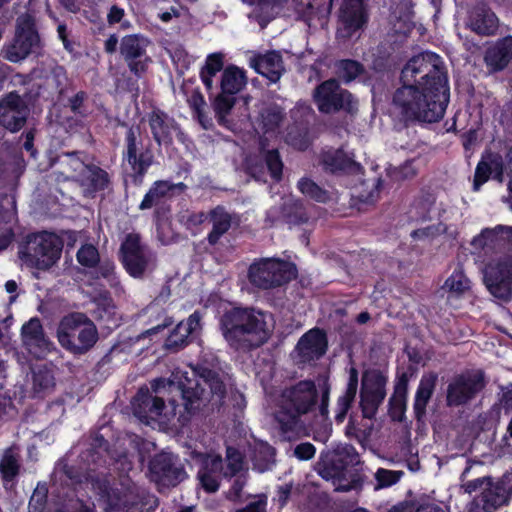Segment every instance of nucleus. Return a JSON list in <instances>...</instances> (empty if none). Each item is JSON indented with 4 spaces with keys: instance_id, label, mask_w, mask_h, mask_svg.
Returning <instances> with one entry per match:
<instances>
[{
    "instance_id": "nucleus-22",
    "label": "nucleus",
    "mask_w": 512,
    "mask_h": 512,
    "mask_svg": "<svg viewBox=\"0 0 512 512\" xmlns=\"http://www.w3.org/2000/svg\"><path fill=\"white\" fill-rule=\"evenodd\" d=\"M508 500V492L505 485L500 482H489L479 496L473 499L469 505L470 512H494Z\"/></svg>"
},
{
    "instance_id": "nucleus-34",
    "label": "nucleus",
    "mask_w": 512,
    "mask_h": 512,
    "mask_svg": "<svg viewBox=\"0 0 512 512\" xmlns=\"http://www.w3.org/2000/svg\"><path fill=\"white\" fill-rule=\"evenodd\" d=\"M276 450L267 442H256L252 447L251 461L253 469L264 473L271 470L276 464Z\"/></svg>"
},
{
    "instance_id": "nucleus-37",
    "label": "nucleus",
    "mask_w": 512,
    "mask_h": 512,
    "mask_svg": "<svg viewBox=\"0 0 512 512\" xmlns=\"http://www.w3.org/2000/svg\"><path fill=\"white\" fill-rule=\"evenodd\" d=\"M408 391V376L403 373L394 388V393L389 399V413L394 420H401L406 408Z\"/></svg>"
},
{
    "instance_id": "nucleus-52",
    "label": "nucleus",
    "mask_w": 512,
    "mask_h": 512,
    "mask_svg": "<svg viewBox=\"0 0 512 512\" xmlns=\"http://www.w3.org/2000/svg\"><path fill=\"white\" fill-rule=\"evenodd\" d=\"M498 162L488 157L487 159H482L475 170L474 175V189L478 190L482 184H484L490 177L493 169L498 167Z\"/></svg>"
},
{
    "instance_id": "nucleus-25",
    "label": "nucleus",
    "mask_w": 512,
    "mask_h": 512,
    "mask_svg": "<svg viewBox=\"0 0 512 512\" xmlns=\"http://www.w3.org/2000/svg\"><path fill=\"white\" fill-rule=\"evenodd\" d=\"M250 66L262 76L276 83L285 72L282 55L277 51L255 55L250 58Z\"/></svg>"
},
{
    "instance_id": "nucleus-51",
    "label": "nucleus",
    "mask_w": 512,
    "mask_h": 512,
    "mask_svg": "<svg viewBox=\"0 0 512 512\" xmlns=\"http://www.w3.org/2000/svg\"><path fill=\"white\" fill-rule=\"evenodd\" d=\"M97 318L108 323L116 324V306L111 298L102 297L96 302V309L94 311Z\"/></svg>"
},
{
    "instance_id": "nucleus-64",
    "label": "nucleus",
    "mask_w": 512,
    "mask_h": 512,
    "mask_svg": "<svg viewBox=\"0 0 512 512\" xmlns=\"http://www.w3.org/2000/svg\"><path fill=\"white\" fill-rule=\"evenodd\" d=\"M267 497L265 495L258 496L257 500L249 503L245 508L236 512H267Z\"/></svg>"
},
{
    "instance_id": "nucleus-17",
    "label": "nucleus",
    "mask_w": 512,
    "mask_h": 512,
    "mask_svg": "<svg viewBox=\"0 0 512 512\" xmlns=\"http://www.w3.org/2000/svg\"><path fill=\"white\" fill-rule=\"evenodd\" d=\"M149 469L154 481L167 486H176L186 478L184 466L172 453L157 454L151 460Z\"/></svg>"
},
{
    "instance_id": "nucleus-11",
    "label": "nucleus",
    "mask_w": 512,
    "mask_h": 512,
    "mask_svg": "<svg viewBox=\"0 0 512 512\" xmlns=\"http://www.w3.org/2000/svg\"><path fill=\"white\" fill-rule=\"evenodd\" d=\"M40 44L35 19L30 14H22L16 20V33L13 42L5 50V58L11 62L25 59Z\"/></svg>"
},
{
    "instance_id": "nucleus-50",
    "label": "nucleus",
    "mask_w": 512,
    "mask_h": 512,
    "mask_svg": "<svg viewBox=\"0 0 512 512\" xmlns=\"http://www.w3.org/2000/svg\"><path fill=\"white\" fill-rule=\"evenodd\" d=\"M337 69L339 77L345 83L352 82L364 72V67L361 63L350 59L339 61Z\"/></svg>"
},
{
    "instance_id": "nucleus-19",
    "label": "nucleus",
    "mask_w": 512,
    "mask_h": 512,
    "mask_svg": "<svg viewBox=\"0 0 512 512\" xmlns=\"http://www.w3.org/2000/svg\"><path fill=\"white\" fill-rule=\"evenodd\" d=\"M148 40L139 35H127L120 43V53L126 61L129 69L135 75L140 76L147 70L150 58L146 55Z\"/></svg>"
},
{
    "instance_id": "nucleus-16",
    "label": "nucleus",
    "mask_w": 512,
    "mask_h": 512,
    "mask_svg": "<svg viewBox=\"0 0 512 512\" xmlns=\"http://www.w3.org/2000/svg\"><path fill=\"white\" fill-rule=\"evenodd\" d=\"M30 110L23 97L10 92L0 98V126L16 133L26 124Z\"/></svg>"
},
{
    "instance_id": "nucleus-24",
    "label": "nucleus",
    "mask_w": 512,
    "mask_h": 512,
    "mask_svg": "<svg viewBox=\"0 0 512 512\" xmlns=\"http://www.w3.org/2000/svg\"><path fill=\"white\" fill-rule=\"evenodd\" d=\"M165 407L164 400L153 396L148 388H140L132 401L133 414L143 423L156 420Z\"/></svg>"
},
{
    "instance_id": "nucleus-6",
    "label": "nucleus",
    "mask_w": 512,
    "mask_h": 512,
    "mask_svg": "<svg viewBox=\"0 0 512 512\" xmlns=\"http://www.w3.org/2000/svg\"><path fill=\"white\" fill-rule=\"evenodd\" d=\"M59 344L74 355L87 353L98 340L94 323L82 313L65 316L57 328Z\"/></svg>"
},
{
    "instance_id": "nucleus-40",
    "label": "nucleus",
    "mask_w": 512,
    "mask_h": 512,
    "mask_svg": "<svg viewBox=\"0 0 512 512\" xmlns=\"http://www.w3.org/2000/svg\"><path fill=\"white\" fill-rule=\"evenodd\" d=\"M57 164L60 165V174L64 179H75L79 181L80 175L84 172L87 164H85L76 152L65 153L57 158Z\"/></svg>"
},
{
    "instance_id": "nucleus-20",
    "label": "nucleus",
    "mask_w": 512,
    "mask_h": 512,
    "mask_svg": "<svg viewBox=\"0 0 512 512\" xmlns=\"http://www.w3.org/2000/svg\"><path fill=\"white\" fill-rule=\"evenodd\" d=\"M192 458L198 460L201 464L197 474L201 486L207 492H216L219 488L220 478L223 475L221 456L193 451Z\"/></svg>"
},
{
    "instance_id": "nucleus-63",
    "label": "nucleus",
    "mask_w": 512,
    "mask_h": 512,
    "mask_svg": "<svg viewBox=\"0 0 512 512\" xmlns=\"http://www.w3.org/2000/svg\"><path fill=\"white\" fill-rule=\"evenodd\" d=\"M183 218L185 219L184 223L186 227L191 229L203 224L208 219V213L206 214L205 212H193L183 216Z\"/></svg>"
},
{
    "instance_id": "nucleus-49",
    "label": "nucleus",
    "mask_w": 512,
    "mask_h": 512,
    "mask_svg": "<svg viewBox=\"0 0 512 512\" xmlns=\"http://www.w3.org/2000/svg\"><path fill=\"white\" fill-rule=\"evenodd\" d=\"M346 472L340 478H336L333 481L335 485V491L337 492H349L352 490L359 491L362 489L364 483V477L358 472H353L346 477Z\"/></svg>"
},
{
    "instance_id": "nucleus-54",
    "label": "nucleus",
    "mask_w": 512,
    "mask_h": 512,
    "mask_svg": "<svg viewBox=\"0 0 512 512\" xmlns=\"http://www.w3.org/2000/svg\"><path fill=\"white\" fill-rule=\"evenodd\" d=\"M263 129L265 134L273 133L283 119L281 110L277 107H269L261 113Z\"/></svg>"
},
{
    "instance_id": "nucleus-27",
    "label": "nucleus",
    "mask_w": 512,
    "mask_h": 512,
    "mask_svg": "<svg viewBox=\"0 0 512 512\" xmlns=\"http://www.w3.org/2000/svg\"><path fill=\"white\" fill-rule=\"evenodd\" d=\"M512 60V36L498 40L489 47L484 56V61L491 71L504 69Z\"/></svg>"
},
{
    "instance_id": "nucleus-57",
    "label": "nucleus",
    "mask_w": 512,
    "mask_h": 512,
    "mask_svg": "<svg viewBox=\"0 0 512 512\" xmlns=\"http://www.w3.org/2000/svg\"><path fill=\"white\" fill-rule=\"evenodd\" d=\"M401 471H391L387 469L380 468L375 473V478L378 482L376 489L388 487L395 483H397L402 476Z\"/></svg>"
},
{
    "instance_id": "nucleus-23",
    "label": "nucleus",
    "mask_w": 512,
    "mask_h": 512,
    "mask_svg": "<svg viewBox=\"0 0 512 512\" xmlns=\"http://www.w3.org/2000/svg\"><path fill=\"white\" fill-rule=\"evenodd\" d=\"M327 350V337L324 331L314 328L305 333L296 346L299 362L308 363L321 358Z\"/></svg>"
},
{
    "instance_id": "nucleus-60",
    "label": "nucleus",
    "mask_w": 512,
    "mask_h": 512,
    "mask_svg": "<svg viewBox=\"0 0 512 512\" xmlns=\"http://www.w3.org/2000/svg\"><path fill=\"white\" fill-rule=\"evenodd\" d=\"M316 448L310 442H302L293 449V456L300 461H308L315 456Z\"/></svg>"
},
{
    "instance_id": "nucleus-45",
    "label": "nucleus",
    "mask_w": 512,
    "mask_h": 512,
    "mask_svg": "<svg viewBox=\"0 0 512 512\" xmlns=\"http://www.w3.org/2000/svg\"><path fill=\"white\" fill-rule=\"evenodd\" d=\"M297 187L303 195L309 197L312 200L321 203H325L329 200L328 192L321 188L317 183H315L310 178H301L297 183Z\"/></svg>"
},
{
    "instance_id": "nucleus-7",
    "label": "nucleus",
    "mask_w": 512,
    "mask_h": 512,
    "mask_svg": "<svg viewBox=\"0 0 512 512\" xmlns=\"http://www.w3.org/2000/svg\"><path fill=\"white\" fill-rule=\"evenodd\" d=\"M62 248L60 237L44 231L26 237L19 249V257L29 267L47 270L59 260Z\"/></svg>"
},
{
    "instance_id": "nucleus-43",
    "label": "nucleus",
    "mask_w": 512,
    "mask_h": 512,
    "mask_svg": "<svg viewBox=\"0 0 512 512\" xmlns=\"http://www.w3.org/2000/svg\"><path fill=\"white\" fill-rule=\"evenodd\" d=\"M322 164L326 171L332 173L349 171L355 166V162L342 150L325 152L322 156Z\"/></svg>"
},
{
    "instance_id": "nucleus-36",
    "label": "nucleus",
    "mask_w": 512,
    "mask_h": 512,
    "mask_svg": "<svg viewBox=\"0 0 512 512\" xmlns=\"http://www.w3.org/2000/svg\"><path fill=\"white\" fill-rule=\"evenodd\" d=\"M109 181V175L105 170L96 165H87L78 182L86 192L94 193L105 189Z\"/></svg>"
},
{
    "instance_id": "nucleus-3",
    "label": "nucleus",
    "mask_w": 512,
    "mask_h": 512,
    "mask_svg": "<svg viewBox=\"0 0 512 512\" xmlns=\"http://www.w3.org/2000/svg\"><path fill=\"white\" fill-rule=\"evenodd\" d=\"M166 386L179 392L184 410L189 415L195 413L209 400L206 387L210 389L213 396L219 399H222L226 393L225 385L219 374L203 365L192 368V378L184 376L177 383L164 378H157L151 382V388L155 393Z\"/></svg>"
},
{
    "instance_id": "nucleus-46",
    "label": "nucleus",
    "mask_w": 512,
    "mask_h": 512,
    "mask_svg": "<svg viewBox=\"0 0 512 512\" xmlns=\"http://www.w3.org/2000/svg\"><path fill=\"white\" fill-rule=\"evenodd\" d=\"M236 103L235 95L221 93L214 101V111L219 124L226 126L228 123L227 115L230 113Z\"/></svg>"
},
{
    "instance_id": "nucleus-58",
    "label": "nucleus",
    "mask_w": 512,
    "mask_h": 512,
    "mask_svg": "<svg viewBox=\"0 0 512 512\" xmlns=\"http://www.w3.org/2000/svg\"><path fill=\"white\" fill-rule=\"evenodd\" d=\"M191 335L190 331L181 322L176 326L167 339V346L179 347L185 344L186 339Z\"/></svg>"
},
{
    "instance_id": "nucleus-26",
    "label": "nucleus",
    "mask_w": 512,
    "mask_h": 512,
    "mask_svg": "<svg viewBox=\"0 0 512 512\" xmlns=\"http://www.w3.org/2000/svg\"><path fill=\"white\" fill-rule=\"evenodd\" d=\"M468 27L482 36L493 35L498 28V19L494 12L486 6L475 7L469 15Z\"/></svg>"
},
{
    "instance_id": "nucleus-30",
    "label": "nucleus",
    "mask_w": 512,
    "mask_h": 512,
    "mask_svg": "<svg viewBox=\"0 0 512 512\" xmlns=\"http://www.w3.org/2000/svg\"><path fill=\"white\" fill-rule=\"evenodd\" d=\"M208 219L212 229L207 236V241L214 246L231 228L232 216L223 206H216L208 212Z\"/></svg>"
},
{
    "instance_id": "nucleus-38",
    "label": "nucleus",
    "mask_w": 512,
    "mask_h": 512,
    "mask_svg": "<svg viewBox=\"0 0 512 512\" xmlns=\"http://www.w3.org/2000/svg\"><path fill=\"white\" fill-rule=\"evenodd\" d=\"M247 78L244 70L237 66H228L222 73L221 91L226 94L235 95L239 93L246 85Z\"/></svg>"
},
{
    "instance_id": "nucleus-8",
    "label": "nucleus",
    "mask_w": 512,
    "mask_h": 512,
    "mask_svg": "<svg viewBox=\"0 0 512 512\" xmlns=\"http://www.w3.org/2000/svg\"><path fill=\"white\" fill-rule=\"evenodd\" d=\"M312 97L321 113L332 114L341 110L355 113L358 110L357 100L336 79H328L319 84L313 90Z\"/></svg>"
},
{
    "instance_id": "nucleus-2",
    "label": "nucleus",
    "mask_w": 512,
    "mask_h": 512,
    "mask_svg": "<svg viewBox=\"0 0 512 512\" xmlns=\"http://www.w3.org/2000/svg\"><path fill=\"white\" fill-rule=\"evenodd\" d=\"M223 338L235 351L248 352L267 342L270 331L265 315L248 307H234L219 319Z\"/></svg>"
},
{
    "instance_id": "nucleus-41",
    "label": "nucleus",
    "mask_w": 512,
    "mask_h": 512,
    "mask_svg": "<svg viewBox=\"0 0 512 512\" xmlns=\"http://www.w3.org/2000/svg\"><path fill=\"white\" fill-rule=\"evenodd\" d=\"M21 456L18 448L11 446L4 450L0 459V473L6 481H12L20 471Z\"/></svg>"
},
{
    "instance_id": "nucleus-55",
    "label": "nucleus",
    "mask_w": 512,
    "mask_h": 512,
    "mask_svg": "<svg viewBox=\"0 0 512 512\" xmlns=\"http://www.w3.org/2000/svg\"><path fill=\"white\" fill-rule=\"evenodd\" d=\"M444 287L451 292L461 294L469 289L470 281L461 270H455L445 281Z\"/></svg>"
},
{
    "instance_id": "nucleus-61",
    "label": "nucleus",
    "mask_w": 512,
    "mask_h": 512,
    "mask_svg": "<svg viewBox=\"0 0 512 512\" xmlns=\"http://www.w3.org/2000/svg\"><path fill=\"white\" fill-rule=\"evenodd\" d=\"M248 471H244L241 474H237L229 491V497L233 500L238 499L241 496L242 490L247 483Z\"/></svg>"
},
{
    "instance_id": "nucleus-12",
    "label": "nucleus",
    "mask_w": 512,
    "mask_h": 512,
    "mask_svg": "<svg viewBox=\"0 0 512 512\" xmlns=\"http://www.w3.org/2000/svg\"><path fill=\"white\" fill-rule=\"evenodd\" d=\"M359 463V456L351 445H339L333 450L322 452L315 465L317 473L325 480L340 478L349 466Z\"/></svg>"
},
{
    "instance_id": "nucleus-13",
    "label": "nucleus",
    "mask_w": 512,
    "mask_h": 512,
    "mask_svg": "<svg viewBox=\"0 0 512 512\" xmlns=\"http://www.w3.org/2000/svg\"><path fill=\"white\" fill-rule=\"evenodd\" d=\"M386 377L379 371H366L362 375L360 408L364 418L373 419L386 397Z\"/></svg>"
},
{
    "instance_id": "nucleus-44",
    "label": "nucleus",
    "mask_w": 512,
    "mask_h": 512,
    "mask_svg": "<svg viewBox=\"0 0 512 512\" xmlns=\"http://www.w3.org/2000/svg\"><path fill=\"white\" fill-rule=\"evenodd\" d=\"M223 69V55L221 53L210 54L201 69L202 82L208 90L213 88V77Z\"/></svg>"
},
{
    "instance_id": "nucleus-5",
    "label": "nucleus",
    "mask_w": 512,
    "mask_h": 512,
    "mask_svg": "<svg viewBox=\"0 0 512 512\" xmlns=\"http://www.w3.org/2000/svg\"><path fill=\"white\" fill-rule=\"evenodd\" d=\"M115 469L120 473V487L108 494L109 504L113 512H145L150 496L144 489L136 485L128 476L133 463L126 452L115 451L112 454Z\"/></svg>"
},
{
    "instance_id": "nucleus-33",
    "label": "nucleus",
    "mask_w": 512,
    "mask_h": 512,
    "mask_svg": "<svg viewBox=\"0 0 512 512\" xmlns=\"http://www.w3.org/2000/svg\"><path fill=\"white\" fill-rule=\"evenodd\" d=\"M259 153L272 179L277 182L280 181L282 179L283 162L278 149L270 147L268 137L266 136L261 137L259 140Z\"/></svg>"
},
{
    "instance_id": "nucleus-53",
    "label": "nucleus",
    "mask_w": 512,
    "mask_h": 512,
    "mask_svg": "<svg viewBox=\"0 0 512 512\" xmlns=\"http://www.w3.org/2000/svg\"><path fill=\"white\" fill-rule=\"evenodd\" d=\"M472 469V466H468L462 472L461 475V488L464 492L471 494L476 491H483L484 487L489 485V482L492 480L491 477H479L472 480L468 479V475Z\"/></svg>"
},
{
    "instance_id": "nucleus-35",
    "label": "nucleus",
    "mask_w": 512,
    "mask_h": 512,
    "mask_svg": "<svg viewBox=\"0 0 512 512\" xmlns=\"http://www.w3.org/2000/svg\"><path fill=\"white\" fill-rule=\"evenodd\" d=\"M185 188L186 185L184 183L173 184L163 180L156 181L144 196L139 208L141 210L150 209L157 205L164 197L168 196L170 192L176 189L183 191Z\"/></svg>"
},
{
    "instance_id": "nucleus-56",
    "label": "nucleus",
    "mask_w": 512,
    "mask_h": 512,
    "mask_svg": "<svg viewBox=\"0 0 512 512\" xmlns=\"http://www.w3.org/2000/svg\"><path fill=\"white\" fill-rule=\"evenodd\" d=\"M78 262L86 267H94L98 264L99 252L92 244L83 245L77 252Z\"/></svg>"
},
{
    "instance_id": "nucleus-28",
    "label": "nucleus",
    "mask_w": 512,
    "mask_h": 512,
    "mask_svg": "<svg viewBox=\"0 0 512 512\" xmlns=\"http://www.w3.org/2000/svg\"><path fill=\"white\" fill-rule=\"evenodd\" d=\"M149 126L158 145L171 144L173 132L178 128L175 121L161 111H153L149 115Z\"/></svg>"
},
{
    "instance_id": "nucleus-47",
    "label": "nucleus",
    "mask_w": 512,
    "mask_h": 512,
    "mask_svg": "<svg viewBox=\"0 0 512 512\" xmlns=\"http://www.w3.org/2000/svg\"><path fill=\"white\" fill-rule=\"evenodd\" d=\"M227 465L223 468V476L234 477L241 474L247 469H244V460L242 454L235 448L228 447L226 454Z\"/></svg>"
},
{
    "instance_id": "nucleus-14",
    "label": "nucleus",
    "mask_w": 512,
    "mask_h": 512,
    "mask_svg": "<svg viewBox=\"0 0 512 512\" xmlns=\"http://www.w3.org/2000/svg\"><path fill=\"white\" fill-rule=\"evenodd\" d=\"M484 283L496 298L508 301L512 297V256H505L485 269Z\"/></svg>"
},
{
    "instance_id": "nucleus-42",
    "label": "nucleus",
    "mask_w": 512,
    "mask_h": 512,
    "mask_svg": "<svg viewBox=\"0 0 512 512\" xmlns=\"http://www.w3.org/2000/svg\"><path fill=\"white\" fill-rule=\"evenodd\" d=\"M281 216L290 224H300L308 220L302 203L292 196L282 197Z\"/></svg>"
},
{
    "instance_id": "nucleus-4",
    "label": "nucleus",
    "mask_w": 512,
    "mask_h": 512,
    "mask_svg": "<svg viewBox=\"0 0 512 512\" xmlns=\"http://www.w3.org/2000/svg\"><path fill=\"white\" fill-rule=\"evenodd\" d=\"M319 392L312 380H302L286 388L281 394L275 419L283 432L301 428L302 417L312 412L318 402Z\"/></svg>"
},
{
    "instance_id": "nucleus-39",
    "label": "nucleus",
    "mask_w": 512,
    "mask_h": 512,
    "mask_svg": "<svg viewBox=\"0 0 512 512\" xmlns=\"http://www.w3.org/2000/svg\"><path fill=\"white\" fill-rule=\"evenodd\" d=\"M512 239V227L498 225L494 228H486L481 234L472 240V245L482 249L490 244Z\"/></svg>"
},
{
    "instance_id": "nucleus-9",
    "label": "nucleus",
    "mask_w": 512,
    "mask_h": 512,
    "mask_svg": "<svg viewBox=\"0 0 512 512\" xmlns=\"http://www.w3.org/2000/svg\"><path fill=\"white\" fill-rule=\"evenodd\" d=\"M250 282L261 289H270L287 283L295 276L294 267L277 258H263L250 265Z\"/></svg>"
},
{
    "instance_id": "nucleus-21",
    "label": "nucleus",
    "mask_w": 512,
    "mask_h": 512,
    "mask_svg": "<svg viewBox=\"0 0 512 512\" xmlns=\"http://www.w3.org/2000/svg\"><path fill=\"white\" fill-rule=\"evenodd\" d=\"M25 347L37 358L45 357L52 349V342L46 337L38 318H31L21 329Z\"/></svg>"
},
{
    "instance_id": "nucleus-62",
    "label": "nucleus",
    "mask_w": 512,
    "mask_h": 512,
    "mask_svg": "<svg viewBox=\"0 0 512 512\" xmlns=\"http://www.w3.org/2000/svg\"><path fill=\"white\" fill-rule=\"evenodd\" d=\"M444 230L445 229L441 224L437 225V226L432 225V226H427V227H424L421 229L414 230L411 233V236L414 239H425V238L434 237L436 235H439V234L443 233Z\"/></svg>"
},
{
    "instance_id": "nucleus-32",
    "label": "nucleus",
    "mask_w": 512,
    "mask_h": 512,
    "mask_svg": "<svg viewBox=\"0 0 512 512\" xmlns=\"http://www.w3.org/2000/svg\"><path fill=\"white\" fill-rule=\"evenodd\" d=\"M436 382V373L430 372L421 377L414 401V411L417 419L425 414L426 406L433 395Z\"/></svg>"
},
{
    "instance_id": "nucleus-15",
    "label": "nucleus",
    "mask_w": 512,
    "mask_h": 512,
    "mask_svg": "<svg viewBox=\"0 0 512 512\" xmlns=\"http://www.w3.org/2000/svg\"><path fill=\"white\" fill-rule=\"evenodd\" d=\"M484 387V375L480 371L458 375L447 387V405H464L474 399Z\"/></svg>"
},
{
    "instance_id": "nucleus-59",
    "label": "nucleus",
    "mask_w": 512,
    "mask_h": 512,
    "mask_svg": "<svg viewBox=\"0 0 512 512\" xmlns=\"http://www.w3.org/2000/svg\"><path fill=\"white\" fill-rule=\"evenodd\" d=\"M99 273L101 277L106 279L109 285L113 288L120 287V281L115 273V265L112 262L105 261L99 266Z\"/></svg>"
},
{
    "instance_id": "nucleus-48",
    "label": "nucleus",
    "mask_w": 512,
    "mask_h": 512,
    "mask_svg": "<svg viewBox=\"0 0 512 512\" xmlns=\"http://www.w3.org/2000/svg\"><path fill=\"white\" fill-rule=\"evenodd\" d=\"M54 376L46 366L41 365L33 370V389L35 392L48 391L54 387Z\"/></svg>"
},
{
    "instance_id": "nucleus-1",
    "label": "nucleus",
    "mask_w": 512,
    "mask_h": 512,
    "mask_svg": "<svg viewBox=\"0 0 512 512\" xmlns=\"http://www.w3.org/2000/svg\"><path fill=\"white\" fill-rule=\"evenodd\" d=\"M400 81L392 104L404 121L435 123L443 118L450 89L437 54L424 52L412 57L402 68Z\"/></svg>"
},
{
    "instance_id": "nucleus-29",
    "label": "nucleus",
    "mask_w": 512,
    "mask_h": 512,
    "mask_svg": "<svg viewBox=\"0 0 512 512\" xmlns=\"http://www.w3.org/2000/svg\"><path fill=\"white\" fill-rule=\"evenodd\" d=\"M340 19L347 36L361 28L365 22L363 0H345Z\"/></svg>"
},
{
    "instance_id": "nucleus-10",
    "label": "nucleus",
    "mask_w": 512,
    "mask_h": 512,
    "mask_svg": "<svg viewBox=\"0 0 512 512\" xmlns=\"http://www.w3.org/2000/svg\"><path fill=\"white\" fill-rule=\"evenodd\" d=\"M120 250L123 266L133 278H143L155 268L156 259L153 252L141 244L138 234H128Z\"/></svg>"
},
{
    "instance_id": "nucleus-18",
    "label": "nucleus",
    "mask_w": 512,
    "mask_h": 512,
    "mask_svg": "<svg viewBox=\"0 0 512 512\" xmlns=\"http://www.w3.org/2000/svg\"><path fill=\"white\" fill-rule=\"evenodd\" d=\"M139 136L140 128L138 126H131L128 128L125 137L126 151L124 159L131 167L133 172L131 177L135 185L141 184L144 174L153 162V155L149 151L138 153Z\"/></svg>"
},
{
    "instance_id": "nucleus-31",
    "label": "nucleus",
    "mask_w": 512,
    "mask_h": 512,
    "mask_svg": "<svg viewBox=\"0 0 512 512\" xmlns=\"http://www.w3.org/2000/svg\"><path fill=\"white\" fill-rule=\"evenodd\" d=\"M358 390V372L355 368L349 371V379L343 395L339 396L335 408V421L343 423L352 407Z\"/></svg>"
}]
</instances>
